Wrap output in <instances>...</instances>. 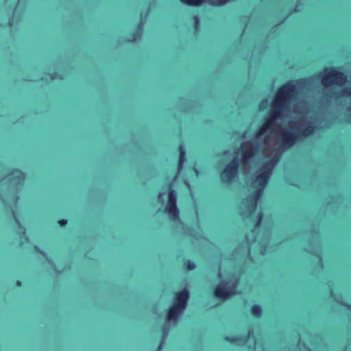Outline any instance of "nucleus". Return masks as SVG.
Here are the masks:
<instances>
[{"label": "nucleus", "mask_w": 351, "mask_h": 351, "mask_svg": "<svg viewBox=\"0 0 351 351\" xmlns=\"http://www.w3.org/2000/svg\"><path fill=\"white\" fill-rule=\"evenodd\" d=\"M326 71L322 75V84L329 87L332 85H337L341 86L345 84L347 81V75L339 68L335 66L325 68Z\"/></svg>", "instance_id": "5"}, {"label": "nucleus", "mask_w": 351, "mask_h": 351, "mask_svg": "<svg viewBox=\"0 0 351 351\" xmlns=\"http://www.w3.org/2000/svg\"><path fill=\"white\" fill-rule=\"evenodd\" d=\"M347 306H348V308L350 311H351V304H348V305H347Z\"/></svg>", "instance_id": "24"}, {"label": "nucleus", "mask_w": 351, "mask_h": 351, "mask_svg": "<svg viewBox=\"0 0 351 351\" xmlns=\"http://www.w3.org/2000/svg\"><path fill=\"white\" fill-rule=\"evenodd\" d=\"M253 333V330L250 329L248 331L247 335H226L224 337V340L232 344H238L239 343L246 342L249 338L251 334Z\"/></svg>", "instance_id": "10"}, {"label": "nucleus", "mask_w": 351, "mask_h": 351, "mask_svg": "<svg viewBox=\"0 0 351 351\" xmlns=\"http://www.w3.org/2000/svg\"><path fill=\"white\" fill-rule=\"evenodd\" d=\"M277 161L278 158H271L263 166L261 172L256 176L255 181L258 182V187L249 197L244 199L245 202V204H247V208L251 211L255 210L257 200L261 196L264 188L267 186L272 173V168Z\"/></svg>", "instance_id": "2"}, {"label": "nucleus", "mask_w": 351, "mask_h": 351, "mask_svg": "<svg viewBox=\"0 0 351 351\" xmlns=\"http://www.w3.org/2000/svg\"><path fill=\"white\" fill-rule=\"evenodd\" d=\"M250 313L254 317L260 319L263 315V308L260 304H254L250 308Z\"/></svg>", "instance_id": "15"}, {"label": "nucleus", "mask_w": 351, "mask_h": 351, "mask_svg": "<svg viewBox=\"0 0 351 351\" xmlns=\"http://www.w3.org/2000/svg\"><path fill=\"white\" fill-rule=\"evenodd\" d=\"M214 295L221 300L232 297L235 292L231 288H228L225 285H218L213 291Z\"/></svg>", "instance_id": "8"}, {"label": "nucleus", "mask_w": 351, "mask_h": 351, "mask_svg": "<svg viewBox=\"0 0 351 351\" xmlns=\"http://www.w3.org/2000/svg\"><path fill=\"white\" fill-rule=\"evenodd\" d=\"M15 285H16V287H21V285H22V282H21V281H20V280H17L16 281V282H15Z\"/></svg>", "instance_id": "21"}, {"label": "nucleus", "mask_w": 351, "mask_h": 351, "mask_svg": "<svg viewBox=\"0 0 351 351\" xmlns=\"http://www.w3.org/2000/svg\"><path fill=\"white\" fill-rule=\"evenodd\" d=\"M165 207H178L177 192L171 187L169 189L168 200Z\"/></svg>", "instance_id": "12"}, {"label": "nucleus", "mask_w": 351, "mask_h": 351, "mask_svg": "<svg viewBox=\"0 0 351 351\" xmlns=\"http://www.w3.org/2000/svg\"><path fill=\"white\" fill-rule=\"evenodd\" d=\"M140 36H141V34H140V33H138V32H134V33H132V35H131V38H129V39L128 40V42H132V41H133V40H136V38H138V37H140Z\"/></svg>", "instance_id": "18"}, {"label": "nucleus", "mask_w": 351, "mask_h": 351, "mask_svg": "<svg viewBox=\"0 0 351 351\" xmlns=\"http://www.w3.org/2000/svg\"><path fill=\"white\" fill-rule=\"evenodd\" d=\"M306 82V78L289 81L278 88L271 105L270 118L263 123L257 132V136L263 134L274 125L275 121L281 117L282 111L289 105L290 101L295 99L297 93L296 86L302 87Z\"/></svg>", "instance_id": "1"}, {"label": "nucleus", "mask_w": 351, "mask_h": 351, "mask_svg": "<svg viewBox=\"0 0 351 351\" xmlns=\"http://www.w3.org/2000/svg\"><path fill=\"white\" fill-rule=\"evenodd\" d=\"M190 292L187 287H184L180 291L176 292L173 297V304L167 313V319L169 321L176 322L183 313L188 305Z\"/></svg>", "instance_id": "3"}, {"label": "nucleus", "mask_w": 351, "mask_h": 351, "mask_svg": "<svg viewBox=\"0 0 351 351\" xmlns=\"http://www.w3.org/2000/svg\"><path fill=\"white\" fill-rule=\"evenodd\" d=\"M183 267L188 271H193L195 269L196 264L192 260H187L183 263Z\"/></svg>", "instance_id": "16"}, {"label": "nucleus", "mask_w": 351, "mask_h": 351, "mask_svg": "<svg viewBox=\"0 0 351 351\" xmlns=\"http://www.w3.org/2000/svg\"><path fill=\"white\" fill-rule=\"evenodd\" d=\"M343 91L344 93H346L348 95L351 96V89H346Z\"/></svg>", "instance_id": "22"}, {"label": "nucleus", "mask_w": 351, "mask_h": 351, "mask_svg": "<svg viewBox=\"0 0 351 351\" xmlns=\"http://www.w3.org/2000/svg\"><path fill=\"white\" fill-rule=\"evenodd\" d=\"M232 1V0H180L182 4L192 7H199L206 2L213 6H223Z\"/></svg>", "instance_id": "7"}, {"label": "nucleus", "mask_w": 351, "mask_h": 351, "mask_svg": "<svg viewBox=\"0 0 351 351\" xmlns=\"http://www.w3.org/2000/svg\"><path fill=\"white\" fill-rule=\"evenodd\" d=\"M254 143L252 142H248L242 145L243 147V153L242 158L243 160H246L252 158L254 156L255 150L257 148V145H255V147H254Z\"/></svg>", "instance_id": "11"}, {"label": "nucleus", "mask_w": 351, "mask_h": 351, "mask_svg": "<svg viewBox=\"0 0 351 351\" xmlns=\"http://www.w3.org/2000/svg\"><path fill=\"white\" fill-rule=\"evenodd\" d=\"M49 75L51 80H54L56 78L57 73L56 72H53L49 73Z\"/></svg>", "instance_id": "20"}, {"label": "nucleus", "mask_w": 351, "mask_h": 351, "mask_svg": "<svg viewBox=\"0 0 351 351\" xmlns=\"http://www.w3.org/2000/svg\"><path fill=\"white\" fill-rule=\"evenodd\" d=\"M143 25V23L141 22H139L138 24V27H141Z\"/></svg>", "instance_id": "23"}, {"label": "nucleus", "mask_w": 351, "mask_h": 351, "mask_svg": "<svg viewBox=\"0 0 351 351\" xmlns=\"http://www.w3.org/2000/svg\"><path fill=\"white\" fill-rule=\"evenodd\" d=\"M193 19L194 21V26L195 29H197L199 27L200 25V20L197 15H195L193 17Z\"/></svg>", "instance_id": "17"}, {"label": "nucleus", "mask_w": 351, "mask_h": 351, "mask_svg": "<svg viewBox=\"0 0 351 351\" xmlns=\"http://www.w3.org/2000/svg\"><path fill=\"white\" fill-rule=\"evenodd\" d=\"M9 176H10L9 182L14 184L16 187L18 188L24 184L25 178L21 170L18 169H13L11 172H10Z\"/></svg>", "instance_id": "9"}, {"label": "nucleus", "mask_w": 351, "mask_h": 351, "mask_svg": "<svg viewBox=\"0 0 351 351\" xmlns=\"http://www.w3.org/2000/svg\"><path fill=\"white\" fill-rule=\"evenodd\" d=\"M67 222L68 221L66 219H60L58 221V223L60 227H65Z\"/></svg>", "instance_id": "19"}, {"label": "nucleus", "mask_w": 351, "mask_h": 351, "mask_svg": "<svg viewBox=\"0 0 351 351\" xmlns=\"http://www.w3.org/2000/svg\"><path fill=\"white\" fill-rule=\"evenodd\" d=\"M239 162L237 158L232 159L221 171L220 176L223 182L230 184L238 176Z\"/></svg>", "instance_id": "6"}, {"label": "nucleus", "mask_w": 351, "mask_h": 351, "mask_svg": "<svg viewBox=\"0 0 351 351\" xmlns=\"http://www.w3.org/2000/svg\"><path fill=\"white\" fill-rule=\"evenodd\" d=\"M261 219V216L260 215L258 217V224L260 223Z\"/></svg>", "instance_id": "25"}, {"label": "nucleus", "mask_w": 351, "mask_h": 351, "mask_svg": "<svg viewBox=\"0 0 351 351\" xmlns=\"http://www.w3.org/2000/svg\"><path fill=\"white\" fill-rule=\"evenodd\" d=\"M178 150H179V157H178V170H180L184 163L186 161V150L184 148V145L181 143L178 146Z\"/></svg>", "instance_id": "13"}, {"label": "nucleus", "mask_w": 351, "mask_h": 351, "mask_svg": "<svg viewBox=\"0 0 351 351\" xmlns=\"http://www.w3.org/2000/svg\"><path fill=\"white\" fill-rule=\"evenodd\" d=\"M169 218L173 221L180 219V210L178 207H165Z\"/></svg>", "instance_id": "14"}, {"label": "nucleus", "mask_w": 351, "mask_h": 351, "mask_svg": "<svg viewBox=\"0 0 351 351\" xmlns=\"http://www.w3.org/2000/svg\"><path fill=\"white\" fill-rule=\"evenodd\" d=\"M315 130V126L309 123L307 126L300 130L298 133L293 132L287 130H283L281 133V139L284 147L289 148L292 147L295 142L302 139V138L309 137Z\"/></svg>", "instance_id": "4"}]
</instances>
